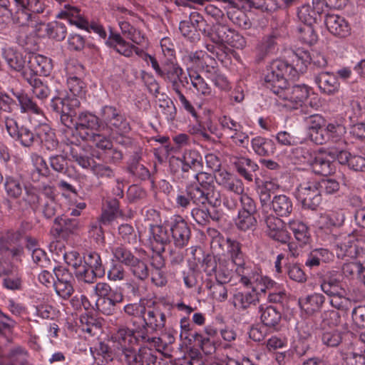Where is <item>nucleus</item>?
<instances>
[{
  "instance_id": "obj_1",
  "label": "nucleus",
  "mask_w": 365,
  "mask_h": 365,
  "mask_svg": "<svg viewBox=\"0 0 365 365\" xmlns=\"http://www.w3.org/2000/svg\"><path fill=\"white\" fill-rule=\"evenodd\" d=\"M80 106L78 98L68 97L63 92L53 96L50 103L51 109L60 115L61 122L65 126L73 128L83 140L93 144L96 138L103 136L98 133L101 127L100 120L89 112H81L77 115Z\"/></svg>"
},
{
  "instance_id": "obj_2",
  "label": "nucleus",
  "mask_w": 365,
  "mask_h": 365,
  "mask_svg": "<svg viewBox=\"0 0 365 365\" xmlns=\"http://www.w3.org/2000/svg\"><path fill=\"white\" fill-rule=\"evenodd\" d=\"M289 72L287 61L277 59L267 67L264 77V86L277 96H279L288 85Z\"/></svg>"
},
{
  "instance_id": "obj_3",
  "label": "nucleus",
  "mask_w": 365,
  "mask_h": 365,
  "mask_svg": "<svg viewBox=\"0 0 365 365\" xmlns=\"http://www.w3.org/2000/svg\"><path fill=\"white\" fill-rule=\"evenodd\" d=\"M118 356L125 365H152L157 356L145 347L136 349L134 346L118 343Z\"/></svg>"
},
{
  "instance_id": "obj_4",
  "label": "nucleus",
  "mask_w": 365,
  "mask_h": 365,
  "mask_svg": "<svg viewBox=\"0 0 365 365\" xmlns=\"http://www.w3.org/2000/svg\"><path fill=\"white\" fill-rule=\"evenodd\" d=\"M342 274L336 271H331L321 277V289L328 296L344 299L346 301H356L349 291L345 288Z\"/></svg>"
},
{
  "instance_id": "obj_5",
  "label": "nucleus",
  "mask_w": 365,
  "mask_h": 365,
  "mask_svg": "<svg viewBox=\"0 0 365 365\" xmlns=\"http://www.w3.org/2000/svg\"><path fill=\"white\" fill-rule=\"evenodd\" d=\"M198 184H192L202 193V197L211 207H218L222 203L220 191L214 184L213 176L200 170L195 173Z\"/></svg>"
},
{
  "instance_id": "obj_6",
  "label": "nucleus",
  "mask_w": 365,
  "mask_h": 365,
  "mask_svg": "<svg viewBox=\"0 0 365 365\" xmlns=\"http://www.w3.org/2000/svg\"><path fill=\"white\" fill-rule=\"evenodd\" d=\"M297 199L303 209L317 210L322 201L317 181L302 182L297 188Z\"/></svg>"
},
{
  "instance_id": "obj_7",
  "label": "nucleus",
  "mask_w": 365,
  "mask_h": 365,
  "mask_svg": "<svg viewBox=\"0 0 365 365\" xmlns=\"http://www.w3.org/2000/svg\"><path fill=\"white\" fill-rule=\"evenodd\" d=\"M133 329L128 327L120 328L115 334V338L118 343H123L128 345H145L149 342L150 339L148 334L149 328L143 324L135 326Z\"/></svg>"
},
{
  "instance_id": "obj_8",
  "label": "nucleus",
  "mask_w": 365,
  "mask_h": 365,
  "mask_svg": "<svg viewBox=\"0 0 365 365\" xmlns=\"http://www.w3.org/2000/svg\"><path fill=\"white\" fill-rule=\"evenodd\" d=\"M295 152L301 154L303 162L309 164L316 174L327 176L334 172V163L322 154L312 153L308 149L297 148Z\"/></svg>"
},
{
  "instance_id": "obj_9",
  "label": "nucleus",
  "mask_w": 365,
  "mask_h": 365,
  "mask_svg": "<svg viewBox=\"0 0 365 365\" xmlns=\"http://www.w3.org/2000/svg\"><path fill=\"white\" fill-rule=\"evenodd\" d=\"M101 119L116 134H128L130 130V123L116 108L104 106L101 110Z\"/></svg>"
},
{
  "instance_id": "obj_10",
  "label": "nucleus",
  "mask_w": 365,
  "mask_h": 365,
  "mask_svg": "<svg viewBox=\"0 0 365 365\" xmlns=\"http://www.w3.org/2000/svg\"><path fill=\"white\" fill-rule=\"evenodd\" d=\"M5 124L9 135L22 146L29 148L36 142V131L24 125L19 126L14 118H6Z\"/></svg>"
},
{
  "instance_id": "obj_11",
  "label": "nucleus",
  "mask_w": 365,
  "mask_h": 365,
  "mask_svg": "<svg viewBox=\"0 0 365 365\" xmlns=\"http://www.w3.org/2000/svg\"><path fill=\"white\" fill-rule=\"evenodd\" d=\"M172 239L175 247L182 250L188 245L191 237L190 227L180 216H177L170 225Z\"/></svg>"
},
{
  "instance_id": "obj_12",
  "label": "nucleus",
  "mask_w": 365,
  "mask_h": 365,
  "mask_svg": "<svg viewBox=\"0 0 365 365\" xmlns=\"http://www.w3.org/2000/svg\"><path fill=\"white\" fill-rule=\"evenodd\" d=\"M93 145L103 150V160L106 163L117 165L123 160L122 151L113 148V143L105 135L96 138Z\"/></svg>"
},
{
  "instance_id": "obj_13",
  "label": "nucleus",
  "mask_w": 365,
  "mask_h": 365,
  "mask_svg": "<svg viewBox=\"0 0 365 365\" xmlns=\"http://www.w3.org/2000/svg\"><path fill=\"white\" fill-rule=\"evenodd\" d=\"M309 52L302 48H298L292 53V63L287 61V70L289 72V78H298L299 73L306 71L307 64L310 63Z\"/></svg>"
},
{
  "instance_id": "obj_14",
  "label": "nucleus",
  "mask_w": 365,
  "mask_h": 365,
  "mask_svg": "<svg viewBox=\"0 0 365 365\" xmlns=\"http://www.w3.org/2000/svg\"><path fill=\"white\" fill-rule=\"evenodd\" d=\"M324 22L327 30L336 37L346 38L351 34L349 24L341 16L327 14Z\"/></svg>"
},
{
  "instance_id": "obj_15",
  "label": "nucleus",
  "mask_w": 365,
  "mask_h": 365,
  "mask_svg": "<svg viewBox=\"0 0 365 365\" xmlns=\"http://www.w3.org/2000/svg\"><path fill=\"white\" fill-rule=\"evenodd\" d=\"M309 88L304 84H297L292 86H286L279 97L283 100L289 101L294 103L295 107L302 106L308 98Z\"/></svg>"
},
{
  "instance_id": "obj_16",
  "label": "nucleus",
  "mask_w": 365,
  "mask_h": 365,
  "mask_svg": "<svg viewBox=\"0 0 365 365\" xmlns=\"http://www.w3.org/2000/svg\"><path fill=\"white\" fill-rule=\"evenodd\" d=\"M314 79L320 91L327 95H334L339 89L340 83L334 73L322 71L314 73Z\"/></svg>"
},
{
  "instance_id": "obj_17",
  "label": "nucleus",
  "mask_w": 365,
  "mask_h": 365,
  "mask_svg": "<svg viewBox=\"0 0 365 365\" xmlns=\"http://www.w3.org/2000/svg\"><path fill=\"white\" fill-rule=\"evenodd\" d=\"M197 188L190 185L186 187L185 191L181 192L176 197V204L178 207L187 208L191 202L196 205H205L207 204L206 200L202 197V193H200Z\"/></svg>"
},
{
  "instance_id": "obj_18",
  "label": "nucleus",
  "mask_w": 365,
  "mask_h": 365,
  "mask_svg": "<svg viewBox=\"0 0 365 365\" xmlns=\"http://www.w3.org/2000/svg\"><path fill=\"white\" fill-rule=\"evenodd\" d=\"M27 68L39 76H48L52 70L51 60L35 53H28Z\"/></svg>"
},
{
  "instance_id": "obj_19",
  "label": "nucleus",
  "mask_w": 365,
  "mask_h": 365,
  "mask_svg": "<svg viewBox=\"0 0 365 365\" xmlns=\"http://www.w3.org/2000/svg\"><path fill=\"white\" fill-rule=\"evenodd\" d=\"M178 165L181 168L183 173L192 170L199 171L202 168V158L200 154L194 150H186L182 158H177Z\"/></svg>"
},
{
  "instance_id": "obj_20",
  "label": "nucleus",
  "mask_w": 365,
  "mask_h": 365,
  "mask_svg": "<svg viewBox=\"0 0 365 365\" xmlns=\"http://www.w3.org/2000/svg\"><path fill=\"white\" fill-rule=\"evenodd\" d=\"M143 321L145 326L152 331H160L165 327L166 316L160 307H154L146 309Z\"/></svg>"
},
{
  "instance_id": "obj_21",
  "label": "nucleus",
  "mask_w": 365,
  "mask_h": 365,
  "mask_svg": "<svg viewBox=\"0 0 365 365\" xmlns=\"http://www.w3.org/2000/svg\"><path fill=\"white\" fill-rule=\"evenodd\" d=\"M190 345L201 349L205 354L210 355L215 352L216 343L213 339L205 336L203 333L195 332L185 336Z\"/></svg>"
},
{
  "instance_id": "obj_22",
  "label": "nucleus",
  "mask_w": 365,
  "mask_h": 365,
  "mask_svg": "<svg viewBox=\"0 0 365 365\" xmlns=\"http://www.w3.org/2000/svg\"><path fill=\"white\" fill-rule=\"evenodd\" d=\"M141 160V153L136 151L128 163L127 170L135 180H146L150 176L149 170L140 163Z\"/></svg>"
},
{
  "instance_id": "obj_23",
  "label": "nucleus",
  "mask_w": 365,
  "mask_h": 365,
  "mask_svg": "<svg viewBox=\"0 0 365 365\" xmlns=\"http://www.w3.org/2000/svg\"><path fill=\"white\" fill-rule=\"evenodd\" d=\"M54 231L58 237L67 238L79 227V221L67 217H57L54 220Z\"/></svg>"
},
{
  "instance_id": "obj_24",
  "label": "nucleus",
  "mask_w": 365,
  "mask_h": 365,
  "mask_svg": "<svg viewBox=\"0 0 365 365\" xmlns=\"http://www.w3.org/2000/svg\"><path fill=\"white\" fill-rule=\"evenodd\" d=\"M272 209L280 217L289 216L294 210L292 199L286 195H276L271 202Z\"/></svg>"
},
{
  "instance_id": "obj_25",
  "label": "nucleus",
  "mask_w": 365,
  "mask_h": 365,
  "mask_svg": "<svg viewBox=\"0 0 365 365\" xmlns=\"http://www.w3.org/2000/svg\"><path fill=\"white\" fill-rule=\"evenodd\" d=\"M69 154L71 160L83 168H91L94 163L89 150L78 144H71Z\"/></svg>"
},
{
  "instance_id": "obj_26",
  "label": "nucleus",
  "mask_w": 365,
  "mask_h": 365,
  "mask_svg": "<svg viewBox=\"0 0 365 365\" xmlns=\"http://www.w3.org/2000/svg\"><path fill=\"white\" fill-rule=\"evenodd\" d=\"M31 159L33 168L30 171V178L34 182H38L42 178H47L51 175L50 169L43 157L32 153Z\"/></svg>"
},
{
  "instance_id": "obj_27",
  "label": "nucleus",
  "mask_w": 365,
  "mask_h": 365,
  "mask_svg": "<svg viewBox=\"0 0 365 365\" xmlns=\"http://www.w3.org/2000/svg\"><path fill=\"white\" fill-rule=\"evenodd\" d=\"M36 142H40L42 146L48 150H55L58 144L55 133L47 125H41L36 129Z\"/></svg>"
},
{
  "instance_id": "obj_28",
  "label": "nucleus",
  "mask_w": 365,
  "mask_h": 365,
  "mask_svg": "<svg viewBox=\"0 0 365 365\" xmlns=\"http://www.w3.org/2000/svg\"><path fill=\"white\" fill-rule=\"evenodd\" d=\"M151 233L153 235L154 242L159 247H156V252L158 257H161V254L165 251V246L170 244V235L168 232V229L163 225H151L150 227Z\"/></svg>"
},
{
  "instance_id": "obj_29",
  "label": "nucleus",
  "mask_w": 365,
  "mask_h": 365,
  "mask_svg": "<svg viewBox=\"0 0 365 365\" xmlns=\"http://www.w3.org/2000/svg\"><path fill=\"white\" fill-rule=\"evenodd\" d=\"M349 234L344 237V240L339 242L336 245V252L338 257H349L356 258L359 254V245L353 241Z\"/></svg>"
},
{
  "instance_id": "obj_30",
  "label": "nucleus",
  "mask_w": 365,
  "mask_h": 365,
  "mask_svg": "<svg viewBox=\"0 0 365 365\" xmlns=\"http://www.w3.org/2000/svg\"><path fill=\"white\" fill-rule=\"evenodd\" d=\"M277 47V36L268 35L264 36L257 46L256 61H262L267 56L274 52Z\"/></svg>"
},
{
  "instance_id": "obj_31",
  "label": "nucleus",
  "mask_w": 365,
  "mask_h": 365,
  "mask_svg": "<svg viewBox=\"0 0 365 365\" xmlns=\"http://www.w3.org/2000/svg\"><path fill=\"white\" fill-rule=\"evenodd\" d=\"M325 297L322 294H313L304 299H299V304L302 309L307 314H312L320 310L324 304Z\"/></svg>"
},
{
  "instance_id": "obj_32",
  "label": "nucleus",
  "mask_w": 365,
  "mask_h": 365,
  "mask_svg": "<svg viewBox=\"0 0 365 365\" xmlns=\"http://www.w3.org/2000/svg\"><path fill=\"white\" fill-rule=\"evenodd\" d=\"M257 301H258L257 294L254 289L252 291L237 292L233 297L235 307L243 310L252 304H255Z\"/></svg>"
},
{
  "instance_id": "obj_33",
  "label": "nucleus",
  "mask_w": 365,
  "mask_h": 365,
  "mask_svg": "<svg viewBox=\"0 0 365 365\" xmlns=\"http://www.w3.org/2000/svg\"><path fill=\"white\" fill-rule=\"evenodd\" d=\"M251 144L254 152L259 156H269L274 152V143L270 139L257 136L252 139Z\"/></svg>"
},
{
  "instance_id": "obj_34",
  "label": "nucleus",
  "mask_w": 365,
  "mask_h": 365,
  "mask_svg": "<svg viewBox=\"0 0 365 365\" xmlns=\"http://www.w3.org/2000/svg\"><path fill=\"white\" fill-rule=\"evenodd\" d=\"M261 321L266 327L274 328L281 321L282 314L279 311L273 306H268L264 309L261 306Z\"/></svg>"
},
{
  "instance_id": "obj_35",
  "label": "nucleus",
  "mask_w": 365,
  "mask_h": 365,
  "mask_svg": "<svg viewBox=\"0 0 365 365\" xmlns=\"http://www.w3.org/2000/svg\"><path fill=\"white\" fill-rule=\"evenodd\" d=\"M5 59L11 69L19 72L27 64L28 53L24 55L21 52L9 49L5 52Z\"/></svg>"
},
{
  "instance_id": "obj_36",
  "label": "nucleus",
  "mask_w": 365,
  "mask_h": 365,
  "mask_svg": "<svg viewBox=\"0 0 365 365\" xmlns=\"http://www.w3.org/2000/svg\"><path fill=\"white\" fill-rule=\"evenodd\" d=\"M226 14L235 25L242 29H248L252 26V22L245 11L235 6H230Z\"/></svg>"
},
{
  "instance_id": "obj_37",
  "label": "nucleus",
  "mask_w": 365,
  "mask_h": 365,
  "mask_svg": "<svg viewBox=\"0 0 365 365\" xmlns=\"http://www.w3.org/2000/svg\"><path fill=\"white\" fill-rule=\"evenodd\" d=\"M288 226L299 243L306 245L309 242L310 233L306 224L299 220H292L289 222Z\"/></svg>"
},
{
  "instance_id": "obj_38",
  "label": "nucleus",
  "mask_w": 365,
  "mask_h": 365,
  "mask_svg": "<svg viewBox=\"0 0 365 365\" xmlns=\"http://www.w3.org/2000/svg\"><path fill=\"white\" fill-rule=\"evenodd\" d=\"M231 29L232 28L229 27L223 21L213 24L210 40L215 44H225Z\"/></svg>"
},
{
  "instance_id": "obj_39",
  "label": "nucleus",
  "mask_w": 365,
  "mask_h": 365,
  "mask_svg": "<svg viewBox=\"0 0 365 365\" xmlns=\"http://www.w3.org/2000/svg\"><path fill=\"white\" fill-rule=\"evenodd\" d=\"M183 73V70L173 61V58H168L162 65V73L160 76L170 81L179 79V76L182 75Z\"/></svg>"
},
{
  "instance_id": "obj_40",
  "label": "nucleus",
  "mask_w": 365,
  "mask_h": 365,
  "mask_svg": "<svg viewBox=\"0 0 365 365\" xmlns=\"http://www.w3.org/2000/svg\"><path fill=\"white\" fill-rule=\"evenodd\" d=\"M83 263L98 274V278L103 277L106 269L101 255L96 252H89L83 257Z\"/></svg>"
},
{
  "instance_id": "obj_41",
  "label": "nucleus",
  "mask_w": 365,
  "mask_h": 365,
  "mask_svg": "<svg viewBox=\"0 0 365 365\" xmlns=\"http://www.w3.org/2000/svg\"><path fill=\"white\" fill-rule=\"evenodd\" d=\"M111 252L116 261L127 267L137 258V257L123 245H120L112 248Z\"/></svg>"
},
{
  "instance_id": "obj_42",
  "label": "nucleus",
  "mask_w": 365,
  "mask_h": 365,
  "mask_svg": "<svg viewBox=\"0 0 365 365\" xmlns=\"http://www.w3.org/2000/svg\"><path fill=\"white\" fill-rule=\"evenodd\" d=\"M30 6H25L22 8H18L17 10L13 12L12 9H9L8 7L6 9L12 16L14 23L19 24L21 26H28L29 23H33V16L30 13Z\"/></svg>"
},
{
  "instance_id": "obj_43",
  "label": "nucleus",
  "mask_w": 365,
  "mask_h": 365,
  "mask_svg": "<svg viewBox=\"0 0 365 365\" xmlns=\"http://www.w3.org/2000/svg\"><path fill=\"white\" fill-rule=\"evenodd\" d=\"M298 38L304 43L312 46L318 41V35L313 25L304 24L297 28Z\"/></svg>"
},
{
  "instance_id": "obj_44",
  "label": "nucleus",
  "mask_w": 365,
  "mask_h": 365,
  "mask_svg": "<svg viewBox=\"0 0 365 365\" xmlns=\"http://www.w3.org/2000/svg\"><path fill=\"white\" fill-rule=\"evenodd\" d=\"M130 272L139 280L144 281L149 277V269L145 262L136 258L128 267Z\"/></svg>"
},
{
  "instance_id": "obj_45",
  "label": "nucleus",
  "mask_w": 365,
  "mask_h": 365,
  "mask_svg": "<svg viewBox=\"0 0 365 365\" xmlns=\"http://www.w3.org/2000/svg\"><path fill=\"white\" fill-rule=\"evenodd\" d=\"M67 85L69 91L72 93L73 96L71 98L81 97L85 93V83L81 81V78L76 76H71L67 79ZM56 96L58 95L59 92L64 93L67 96L70 97L64 91H56Z\"/></svg>"
},
{
  "instance_id": "obj_46",
  "label": "nucleus",
  "mask_w": 365,
  "mask_h": 365,
  "mask_svg": "<svg viewBox=\"0 0 365 365\" xmlns=\"http://www.w3.org/2000/svg\"><path fill=\"white\" fill-rule=\"evenodd\" d=\"M257 224V216L244 212H238L235 220L237 227L242 231L254 230Z\"/></svg>"
},
{
  "instance_id": "obj_47",
  "label": "nucleus",
  "mask_w": 365,
  "mask_h": 365,
  "mask_svg": "<svg viewBox=\"0 0 365 365\" xmlns=\"http://www.w3.org/2000/svg\"><path fill=\"white\" fill-rule=\"evenodd\" d=\"M225 284L217 281L208 280L205 282V287L210 291L212 298L220 302L225 301L227 298V290Z\"/></svg>"
},
{
  "instance_id": "obj_48",
  "label": "nucleus",
  "mask_w": 365,
  "mask_h": 365,
  "mask_svg": "<svg viewBox=\"0 0 365 365\" xmlns=\"http://www.w3.org/2000/svg\"><path fill=\"white\" fill-rule=\"evenodd\" d=\"M346 133V128L340 123H329L324 128V136L332 142L339 141Z\"/></svg>"
},
{
  "instance_id": "obj_49",
  "label": "nucleus",
  "mask_w": 365,
  "mask_h": 365,
  "mask_svg": "<svg viewBox=\"0 0 365 365\" xmlns=\"http://www.w3.org/2000/svg\"><path fill=\"white\" fill-rule=\"evenodd\" d=\"M46 31L49 38H53L56 41L63 40L67 34L66 26L58 21L46 24Z\"/></svg>"
},
{
  "instance_id": "obj_50",
  "label": "nucleus",
  "mask_w": 365,
  "mask_h": 365,
  "mask_svg": "<svg viewBox=\"0 0 365 365\" xmlns=\"http://www.w3.org/2000/svg\"><path fill=\"white\" fill-rule=\"evenodd\" d=\"M41 197L38 190L33 186H25V194L23 201L34 212L37 210L40 205Z\"/></svg>"
},
{
  "instance_id": "obj_51",
  "label": "nucleus",
  "mask_w": 365,
  "mask_h": 365,
  "mask_svg": "<svg viewBox=\"0 0 365 365\" xmlns=\"http://www.w3.org/2000/svg\"><path fill=\"white\" fill-rule=\"evenodd\" d=\"M297 17L304 24L313 25L318 21L316 13L309 4H304L298 8Z\"/></svg>"
},
{
  "instance_id": "obj_52",
  "label": "nucleus",
  "mask_w": 365,
  "mask_h": 365,
  "mask_svg": "<svg viewBox=\"0 0 365 365\" xmlns=\"http://www.w3.org/2000/svg\"><path fill=\"white\" fill-rule=\"evenodd\" d=\"M14 96L18 99L23 112H31L38 114L40 108L28 95L23 93H14Z\"/></svg>"
},
{
  "instance_id": "obj_53",
  "label": "nucleus",
  "mask_w": 365,
  "mask_h": 365,
  "mask_svg": "<svg viewBox=\"0 0 365 365\" xmlns=\"http://www.w3.org/2000/svg\"><path fill=\"white\" fill-rule=\"evenodd\" d=\"M285 269L286 273L291 280L300 284L307 282V276L299 264H288Z\"/></svg>"
},
{
  "instance_id": "obj_54",
  "label": "nucleus",
  "mask_w": 365,
  "mask_h": 365,
  "mask_svg": "<svg viewBox=\"0 0 365 365\" xmlns=\"http://www.w3.org/2000/svg\"><path fill=\"white\" fill-rule=\"evenodd\" d=\"M78 269L77 271H74V274L78 281L87 284H93L98 277V274L85 263H83V267H80Z\"/></svg>"
},
{
  "instance_id": "obj_55",
  "label": "nucleus",
  "mask_w": 365,
  "mask_h": 365,
  "mask_svg": "<svg viewBox=\"0 0 365 365\" xmlns=\"http://www.w3.org/2000/svg\"><path fill=\"white\" fill-rule=\"evenodd\" d=\"M321 339L322 343L327 346L336 347L342 341V333L336 329L324 331Z\"/></svg>"
},
{
  "instance_id": "obj_56",
  "label": "nucleus",
  "mask_w": 365,
  "mask_h": 365,
  "mask_svg": "<svg viewBox=\"0 0 365 365\" xmlns=\"http://www.w3.org/2000/svg\"><path fill=\"white\" fill-rule=\"evenodd\" d=\"M118 235L125 243L135 244L137 242V234L134 227L130 224H122L118 227Z\"/></svg>"
},
{
  "instance_id": "obj_57",
  "label": "nucleus",
  "mask_w": 365,
  "mask_h": 365,
  "mask_svg": "<svg viewBox=\"0 0 365 365\" xmlns=\"http://www.w3.org/2000/svg\"><path fill=\"white\" fill-rule=\"evenodd\" d=\"M340 355L346 365H365V359L360 350L349 352L341 350Z\"/></svg>"
},
{
  "instance_id": "obj_58",
  "label": "nucleus",
  "mask_w": 365,
  "mask_h": 365,
  "mask_svg": "<svg viewBox=\"0 0 365 365\" xmlns=\"http://www.w3.org/2000/svg\"><path fill=\"white\" fill-rule=\"evenodd\" d=\"M119 26L122 33L126 36L128 38L131 40L133 43L139 44L143 36L140 35L139 31H137L133 26L127 21H121L119 23Z\"/></svg>"
},
{
  "instance_id": "obj_59",
  "label": "nucleus",
  "mask_w": 365,
  "mask_h": 365,
  "mask_svg": "<svg viewBox=\"0 0 365 365\" xmlns=\"http://www.w3.org/2000/svg\"><path fill=\"white\" fill-rule=\"evenodd\" d=\"M91 169L98 178L111 179L115 177L114 170L106 164L94 162Z\"/></svg>"
},
{
  "instance_id": "obj_60",
  "label": "nucleus",
  "mask_w": 365,
  "mask_h": 365,
  "mask_svg": "<svg viewBox=\"0 0 365 365\" xmlns=\"http://www.w3.org/2000/svg\"><path fill=\"white\" fill-rule=\"evenodd\" d=\"M317 185L321 192L327 195H331L336 192L340 187L339 183L334 179L324 178L320 181H317Z\"/></svg>"
},
{
  "instance_id": "obj_61",
  "label": "nucleus",
  "mask_w": 365,
  "mask_h": 365,
  "mask_svg": "<svg viewBox=\"0 0 365 365\" xmlns=\"http://www.w3.org/2000/svg\"><path fill=\"white\" fill-rule=\"evenodd\" d=\"M49 164L53 170L65 174L68 171V162L62 155H52L49 158Z\"/></svg>"
},
{
  "instance_id": "obj_62",
  "label": "nucleus",
  "mask_w": 365,
  "mask_h": 365,
  "mask_svg": "<svg viewBox=\"0 0 365 365\" xmlns=\"http://www.w3.org/2000/svg\"><path fill=\"white\" fill-rule=\"evenodd\" d=\"M4 186L8 195L11 197L18 198L22 193L20 182L14 178H6Z\"/></svg>"
},
{
  "instance_id": "obj_63",
  "label": "nucleus",
  "mask_w": 365,
  "mask_h": 365,
  "mask_svg": "<svg viewBox=\"0 0 365 365\" xmlns=\"http://www.w3.org/2000/svg\"><path fill=\"white\" fill-rule=\"evenodd\" d=\"M222 187L227 191L233 192L238 198L244 193V185L241 180L234 177L222 182Z\"/></svg>"
},
{
  "instance_id": "obj_64",
  "label": "nucleus",
  "mask_w": 365,
  "mask_h": 365,
  "mask_svg": "<svg viewBox=\"0 0 365 365\" xmlns=\"http://www.w3.org/2000/svg\"><path fill=\"white\" fill-rule=\"evenodd\" d=\"M237 199L240 200L242 205V210H240L239 212H244L257 215V205L255 200L252 198H251L248 195L243 193Z\"/></svg>"
}]
</instances>
